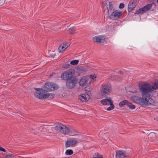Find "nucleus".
Masks as SVG:
<instances>
[{
  "mask_svg": "<svg viewBox=\"0 0 158 158\" xmlns=\"http://www.w3.org/2000/svg\"><path fill=\"white\" fill-rule=\"evenodd\" d=\"M111 90L110 85L108 83L102 84L100 89L101 94L102 96H105L110 94Z\"/></svg>",
  "mask_w": 158,
  "mask_h": 158,
  "instance_id": "20e7f679",
  "label": "nucleus"
},
{
  "mask_svg": "<svg viewBox=\"0 0 158 158\" xmlns=\"http://www.w3.org/2000/svg\"><path fill=\"white\" fill-rule=\"evenodd\" d=\"M105 39L104 37L102 35L97 36L93 38L94 41L102 44H104L106 43Z\"/></svg>",
  "mask_w": 158,
  "mask_h": 158,
  "instance_id": "0eeeda50",
  "label": "nucleus"
},
{
  "mask_svg": "<svg viewBox=\"0 0 158 158\" xmlns=\"http://www.w3.org/2000/svg\"><path fill=\"white\" fill-rule=\"evenodd\" d=\"M101 103L103 105H109L113 103V101L110 99L106 98L101 101Z\"/></svg>",
  "mask_w": 158,
  "mask_h": 158,
  "instance_id": "f3484780",
  "label": "nucleus"
},
{
  "mask_svg": "<svg viewBox=\"0 0 158 158\" xmlns=\"http://www.w3.org/2000/svg\"><path fill=\"white\" fill-rule=\"evenodd\" d=\"M77 132L75 129H72L70 130L69 129V132H68V135H77Z\"/></svg>",
  "mask_w": 158,
  "mask_h": 158,
  "instance_id": "a211bd4d",
  "label": "nucleus"
},
{
  "mask_svg": "<svg viewBox=\"0 0 158 158\" xmlns=\"http://www.w3.org/2000/svg\"><path fill=\"white\" fill-rule=\"evenodd\" d=\"M96 77V76L95 75H91L90 76V78L92 79H94Z\"/></svg>",
  "mask_w": 158,
  "mask_h": 158,
  "instance_id": "c756f323",
  "label": "nucleus"
},
{
  "mask_svg": "<svg viewBox=\"0 0 158 158\" xmlns=\"http://www.w3.org/2000/svg\"><path fill=\"white\" fill-rule=\"evenodd\" d=\"M78 143L77 141L73 138H70L68 139L66 141L65 146L66 148H68L70 147H75L76 144Z\"/></svg>",
  "mask_w": 158,
  "mask_h": 158,
  "instance_id": "423d86ee",
  "label": "nucleus"
},
{
  "mask_svg": "<svg viewBox=\"0 0 158 158\" xmlns=\"http://www.w3.org/2000/svg\"><path fill=\"white\" fill-rule=\"evenodd\" d=\"M74 74V71L73 69H69L62 73L61 78L63 80L68 81L73 78Z\"/></svg>",
  "mask_w": 158,
  "mask_h": 158,
  "instance_id": "f03ea898",
  "label": "nucleus"
},
{
  "mask_svg": "<svg viewBox=\"0 0 158 158\" xmlns=\"http://www.w3.org/2000/svg\"><path fill=\"white\" fill-rule=\"evenodd\" d=\"M76 29L74 27H71L69 29V32L71 34H73L75 33Z\"/></svg>",
  "mask_w": 158,
  "mask_h": 158,
  "instance_id": "412c9836",
  "label": "nucleus"
},
{
  "mask_svg": "<svg viewBox=\"0 0 158 158\" xmlns=\"http://www.w3.org/2000/svg\"><path fill=\"white\" fill-rule=\"evenodd\" d=\"M145 12V10L143 9V7L140 8L138 10H137L135 13L136 14H142L143 13Z\"/></svg>",
  "mask_w": 158,
  "mask_h": 158,
  "instance_id": "6ab92c4d",
  "label": "nucleus"
},
{
  "mask_svg": "<svg viewBox=\"0 0 158 158\" xmlns=\"http://www.w3.org/2000/svg\"><path fill=\"white\" fill-rule=\"evenodd\" d=\"M127 155L124 152L122 151H118L116 152V158H125Z\"/></svg>",
  "mask_w": 158,
  "mask_h": 158,
  "instance_id": "ddd939ff",
  "label": "nucleus"
},
{
  "mask_svg": "<svg viewBox=\"0 0 158 158\" xmlns=\"http://www.w3.org/2000/svg\"><path fill=\"white\" fill-rule=\"evenodd\" d=\"M157 2L158 3V0H157Z\"/></svg>",
  "mask_w": 158,
  "mask_h": 158,
  "instance_id": "72a5a7b5",
  "label": "nucleus"
},
{
  "mask_svg": "<svg viewBox=\"0 0 158 158\" xmlns=\"http://www.w3.org/2000/svg\"><path fill=\"white\" fill-rule=\"evenodd\" d=\"M136 5V3L134 1L130 2L128 6V11L129 12H131L134 9Z\"/></svg>",
  "mask_w": 158,
  "mask_h": 158,
  "instance_id": "f8f14e48",
  "label": "nucleus"
},
{
  "mask_svg": "<svg viewBox=\"0 0 158 158\" xmlns=\"http://www.w3.org/2000/svg\"><path fill=\"white\" fill-rule=\"evenodd\" d=\"M0 158H6V156L5 157H0Z\"/></svg>",
  "mask_w": 158,
  "mask_h": 158,
  "instance_id": "2f4dec72",
  "label": "nucleus"
},
{
  "mask_svg": "<svg viewBox=\"0 0 158 158\" xmlns=\"http://www.w3.org/2000/svg\"><path fill=\"white\" fill-rule=\"evenodd\" d=\"M152 4H149L143 7V9L145 10V12L147 11L148 10H149L152 7Z\"/></svg>",
  "mask_w": 158,
  "mask_h": 158,
  "instance_id": "aec40b11",
  "label": "nucleus"
},
{
  "mask_svg": "<svg viewBox=\"0 0 158 158\" xmlns=\"http://www.w3.org/2000/svg\"><path fill=\"white\" fill-rule=\"evenodd\" d=\"M69 66V64H65L62 65V67L64 68H68Z\"/></svg>",
  "mask_w": 158,
  "mask_h": 158,
  "instance_id": "bb28decb",
  "label": "nucleus"
},
{
  "mask_svg": "<svg viewBox=\"0 0 158 158\" xmlns=\"http://www.w3.org/2000/svg\"><path fill=\"white\" fill-rule=\"evenodd\" d=\"M110 105V106L107 109V110L108 111H110L114 108V106L113 104V103H111Z\"/></svg>",
  "mask_w": 158,
  "mask_h": 158,
  "instance_id": "a878e982",
  "label": "nucleus"
},
{
  "mask_svg": "<svg viewBox=\"0 0 158 158\" xmlns=\"http://www.w3.org/2000/svg\"><path fill=\"white\" fill-rule=\"evenodd\" d=\"M43 88L45 92L54 90L57 88L55 85L51 83H46L44 85Z\"/></svg>",
  "mask_w": 158,
  "mask_h": 158,
  "instance_id": "39448f33",
  "label": "nucleus"
},
{
  "mask_svg": "<svg viewBox=\"0 0 158 158\" xmlns=\"http://www.w3.org/2000/svg\"><path fill=\"white\" fill-rule=\"evenodd\" d=\"M95 156L93 158H102L103 156L102 155L99 154L98 153H96L95 154Z\"/></svg>",
  "mask_w": 158,
  "mask_h": 158,
  "instance_id": "393cba45",
  "label": "nucleus"
},
{
  "mask_svg": "<svg viewBox=\"0 0 158 158\" xmlns=\"http://www.w3.org/2000/svg\"><path fill=\"white\" fill-rule=\"evenodd\" d=\"M114 2H110L109 3V7L107 9V12H106L105 13V15L107 16L109 15L110 13L112 12V10L113 8V4Z\"/></svg>",
  "mask_w": 158,
  "mask_h": 158,
  "instance_id": "2eb2a0df",
  "label": "nucleus"
},
{
  "mask_svg": "<svg viewBox=\"0 0 158 158\" xmlns=\"http://www.w3.org/2000/svg\"><path fill=\"white\" fill-rule=\"evenodd\" d=\"M52 129L57 131L60 132L64 135H68L69 129L65 126L60 123H57Z\"/></svg>",
  "mask_w": 158,
  "mask_h": 158,
  "instance_id": "7ed1b4c3",
  "label": "nucleus"
},
{
  "mask_svg": "<svg viewBox=\"0 0 158 158\" xmlns=\"http://www.w3.org/2000/svg\"><path fill=\"white\" fill-rule=\"evenodd\" d=\"M34 95L36 98L39 99L48 98L51 99L54 98V95L50 93H46L43 88H36Z\"/></svg>",
  "mask_w": 158,
  "mask_h": 158,
  "instance_id": "f257e3e1",
  "label": "nucleus"
},
{
  "mask_svg": "<svg viewBox=\"0 0 158 158\" xmlns=\"http://www.w3.org/2000/svg\"><path fill=\"white\" fill-rule=\"evenodd\" d=\"M89 98V96L88 94H83L80 95L79 99L82 102H86L88 101Z\"/></svg>",
  "mask_w": 158,
  "mask_h": 158,
  "instance_id": "4468645a",
  "label": "nucleus"
},
{
  "mask_svg": "<svg viewBox=\"0 0 158 158\" xmlns=\"http://www.w3.org/2000/svg\"><path fill=\"white\" fill-rule=\"evenodd\" d=\"M76 83V81L73 78L71 80L67 81L66 85L69 88H72L75 85Z\"/></svg>",
  "mask_w": 158,
  "mask_h": 158,
  "instance_id": "9b49d317",
  "label": "nucleus"
},
{
  "mask_svg": "<svg viewBox=\"0 0 158 158\" xmlns=\"http://www.w3.org/2000/svg\"><path fill=\"white\" fill-rule=\"evenodd\" d=\"M124 105H127L131 109H133L135 108V106L134 105L129 102L128 101L126 100L121 101L119 103V106L120 107L123 106Z\"/></svg>",
  "mask_w": 158,
  "mask_h": 158,
  "instance_id": "9d476101",
  "label": "nucleus"
},
{
  "mask_svg": "<svg viewBox=\"0 0 158 158\" xmlns=\"http://www.w3.org/2000/svg\"><path fill=\"white\" fill-rule=\"evenodd\" d=\"M124 7V5L123 3H121L119 6V8L120 9H123Z\"/></svg>",
  "mask_w": 158,
  "mask_h": 158,
  "instance_id": "cd10ccee",
  "label": "nucleus"
},
{
  "mask_svg": "<svg viewBox=\"0 0 158 158\" xmlns=\"http://www.w3.org/2000/svg\"><path fill=\"white\" fill-rule=\"evenodd\" d=\"M79 62L78 60H75L70 61V64L73 65H75L77 64Z\"/></svg>",
  "mask_w": 158,
  "mask_h": 158,
  "instance_id": "b1692460",
  "label": "nucleus"
},
{
  "mask_svg": "<svg viewBox=\"0 0 158 158\" xmlns=\"http://www.w3.org/2000/svg\"><path fill=\"white\" fill-rule=\"evenodd\" d=\"M106 12H107V10L106 11V12H104V13H106Z\"/></svg>",
  "mask_w": 158,
  "mask_h": 158,
  "instance_id": "473e14b6",
  "label": "nucleus"
},
{
  "mask_svg": "<svg viewBox=\"0 0 158 158\" xmlns=\"http://www.w3.org/2000/svg\"><path fill=\"white\" fill-rule=\"evenodd\" d=\"M70 43L69 42L63 43L61 44L58 48L59 52L62 53L70 45Z\"/></svg>",
  "mask_w": 158,
  "mask_h": 158,
  "instance_id": "6e6552de",
  "label": "nucleus"
},
{
  "mask_svg": "<svg viewBox=\"0 0 158 158\" xmlns=\"http://www.w3.org/2000/svg\"><path fill=\"white\" fill-rule=\"evenodd\" d=\"M89 81L88 78L84 77L82 78L80 80L79 84L80 85L83 86L86 85Z\"/></svg>",
  "mask_w": 158,
  "mask_h": 158,
  "instance_id": "dca6fc26",
  "label": "nucleus"
},
{
  "mask_svg": "<svg viewBox=\"0 0 158 158\" xmlns=\"http://www.w3.org/2000/svg\"><path fill=\"white\" fill-rule=\"evenodd\" d=\"M78 70L79 72L81 73L85 72L86 70L85 68L81 66L78 68Z\"/></svg>",
  "mask_w": 158,
  "mask_h": 158,
  "instance_id": "5701e85b",
  "label": "nucleus"
},
{
  "mask_svg": "<svg viewBox=\"0 0 158 158\" xmlns=\"http://www.w3.org/2000/svg\"><path fill=\"white\" fill-rule=\"evenodd\" d=\"M122 13V12L116 10L113 12H112L109 17L110 19H117L119 18L121 16Z\"/></svg>",
  "mask_w": 158,
  "mask_h": 158,
  "instance_id": "1a4fd4ad",
  "label": "nucleus"
},
{
  "mask_svg": "<svg viewBox=\"0 0 158 158\" xmlns=\"http://www.w3.org/2000/svg\"><path fill=\"white\" fill-rule=\"evenodd\" d=\"M137 91V89H136L134 91V92H136Z\"/></svg>",
  "mask_w": 158,
  "mask_h": 158,
  "instance_id": "7c9ffc66",
  "label": "nucleus"
},
{
  "mask_svg": "<svg viewBox=\"0 0 158 158\" xmlns=\"http://www.w3.org/2000/svg\"><path fill=\"white\" fill-rule=\"evenodd\" d=\"M0 151L5 152H6V150L5 149L2 148L0 146Z\"/></svg>",
  "mask_w": 158,
  "mask_h": 158,
  "instance_id": "c85d7f7f",
  "label": "nucleus"
},
{
  "mask_svg": "<svg viewBox=\"0 0 158 158\" xmlns=\"http://www.w3.org/2000/svg\"><path fill=\"white\" fill-rule=\"evenodd\" d=\"M73 153V152L72 150L68 149L66 151L65 154L66 155H71Z\"/></svg>",
  "mask_w": 158,
  "mask_h": 158,
  "instance_id": "4be33fe9",
  "label": "nucleus"
}]
</instances>
